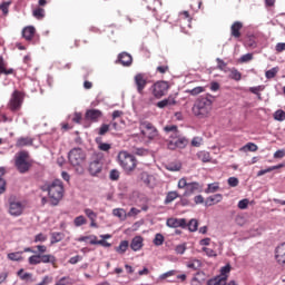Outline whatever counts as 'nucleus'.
Segmentation results:
<instances>
[{
  "mask_svg": "<svg viewBox=\"0 0 285 285\" xmlns=\"http://www.w3.org/2000/svg\"><path fill=\"white\" fill-rule=\"evenodd\" d=\"M191 110L195 117L204 119L208 117V115H210V111L213 110V100L208 96L200 97L196 100Z\"/></svg>",
  "mask_w": 285,
  "mask_h": 285,
  "instance_id": "f257e3e1",
  "label": "nucleus"
},
{
  "mask_svg": "<svg viewBox=\"0 0 285 285\" xmlns=\"http://www.w3.org/2000/svg\"><path fill=\"white\" fill-rule=\"evenodd\" d=\"M47 190L51 206H58L59 202L63 199V183H61L59 179L53 180L50 185H48Z\"/></svg>",
  "mask_w": 285,
  "mask_h": 285,
  "instance_id": "f03ea898",
  "label": "nucleus"
},
{
  "mask_svg": "<svg viewBox=\"0 0 285 285\" xmlns=\"http://www.w3.org/2000/svg\"><path fill=\"white\" fill-rule=\"evenodd\" d=\"M118 161L119 166L122 167L127 175H130V173H134L135 168H137V158H135V156L130 155L128 151H120L118 154Z\"/></svg>",
  "mask_w": 285,
  "mask_h": 285,
  "instance_id": "7ed1b4c3",
  "label": "nucleus"
},
{
  "mask_svg": "<svg viewBox=\"0 0 285 285\" xmlns=\"http://www.w3.org/2000/svg\"><path fill=\"white\" fill-rule=\"evenodd\" d=\"M30 154L28 151H20L16 155L14 166L21 175H26L30 168H32V163L28 161Z\"/></svg>",
  "mask_w": 285,
  "mask_h": 285,
  "instance_id": "20e7f679",
  "label": "nucleus"
},
{
  "mask_svg": "<svg viewBox=\"0 0 285 285\" xmlns=\"http://www.w3.org/2000/svg\"><path fill=\"white\" fill-rule=\"evenodd\" d=\"M68 159L71 166H81L86 161V153L79 147L73 148L69 151Z\"/></svg>",
  "mask_w": 285,
  "mask_h": 285,
  "instance_id": "39448f33",
  "label": "nucleus"
},
{
  "mask_svg": "<svg viewBox=\"0 0 285 285\" xmlns=\"http://www.w3.org/2000/svg\"><path fill=\"white\" fill-rule=\"evenodd\" d=\"M140 132L147 137V139H155L158 135L157 128L149 121H140Z\"/></svg>",
  "mask_w": 285,
  "mask_h": 285,
  "instance_id": "423d86ee",
  "label": "nucleus"
},
{
  "mask_svg": "<svg viewBox=\"0 0 285 285\" xmlns=\"http://www.w3.org/2000/svg\"><path fill=\"white\" fill-rule=\"evenodd\" d=\"M22 104H23V95L21 94V91H17V90L13 91L8 104L9 109L12 110V112H14L21 108Z\"/></svg>",
  "mask_w": 285,
  "mask_h": 285,
  "instance_id": "0eeeda50",
  "label": "nucleus"
},
{
  "mask_svg": "<svg viewBox=\"0 0 285 285\" xmlns=\"http://www.w3.org/2000/svg\"><path fill=\"white\" fill-rule=\"evenodd\" d=\"M168 88L169 86L166 81H158L154 83L151 87L154 97H156V99H161V97L167 95Z\"/></svg>",
  "mask_w": 285,
  "mask_h": 285,
  "instance_id": "6e6552de",
  "label": "nucleus"
},
{
  "mask_svg": "<svg viewBox=\"0 0 285 285\" xmlns=\"http://www.w3.org/2000/svg\"><path fill=\"white\" fill-rule=\"evenodd\" d=\"M24 208L23 203L19 200H12L9 203V214L11 217H21Z\"/></svg>",
  "mask_w": 285,
  "mask_h": 285,
  "instance_id": "1a4fd4ad",
  "label": "nucleus"
},
{
  "mask_svg": "<svg viewBox=\"0 0 285 285\" xmlns=\"http://www.w3.org/2000/svg\"><path fill=\"white\" fill-rule=\"evenodd\" d=\"M86 239H90L91 246H104V248H110L112 246L107 240H98L96 235L81 236L77 238V242H86Z\"/></svg>",
  "mask_w": 285,
  "mask_h": 285,
  "instance_id": "9d476101",
  "label": "nucleus"
},
{
  "mask_svg": "<svg viewBox=\"0 0 285 285\" xmlns=\"http://www.w3.org/2000/svg\"><path fill=\"white\" fill-rule=\"evenodd\" d=\"M101 117H104V112L99 109H88L85 114L87 121H92L94 124H97Z\"/></svg>",
  "mask_w": 285,
  "mask_h": 285,
  "instance_id": "9b49d317",
  "label": "nucleus"
},
{
  "mask_svg": "<svg viewBox=\"0 0 285 285\" xmlns=\"http://www.w3.org/2000/svg\"><path fill=\"white\" fill-rule=\"evenodd\" d=\"M166 225L169 228H186L188 226L186 218H168Z\"/></svg>",
  "mask_w": 285,
  "mask_h": 285,
  "instance_id": "f8f14e48",
  "label": "nucleus"
},
{
  "mask_svg": "<svg viewBox=\"0 0 285 285\" xmlns=\"http://www.w3.org/2000/svg\"><path fill=\"white\" fill-rule=\"evenodd\" d=\"M186 146H188V139L184 137L178 138L177 140H170L167 144V148L169 150H176V148H186Z\"/></svg>",
  "mask_w": 285,
  "mask_h": 285,
  "instance_id": "ddd939ff",
  "label": "nucleus"
},
{
  "mask_svg": "<svg viewBox=\"0 0 285 285\" xmlns=\"http://www.w3.org/2000/svg\"><path fill=\"white\" fill-rule=\"evenodd\" d=\"M129 246H130L131 250H134V253H137L138 250H141V248H144V237L135 236L131 239V243H130Z\"/></svg>",
  "mask_w": 285,
  "mask_h": 285,
  "instance_id": "4468645a",
  "label": "nucleus"
},
{
  "mask_svg": "<svg viewBox=\"0 0 285 285\" xmlns=\"http://www.w3.org/2000/svg\"><path fill=\"white\" fill-rule=\"evenodd\" d=\"M135 83L137 86V91L139 92V95H141V92H144V88H146V85L148 83V81L146 80V78H144V76L141 73H137L135 76Z\"/></svg>",
  "mask_w": 285,
  "mask_h": 285,
  "instance_id": "2eb2a0df",
  "label": "nucleus"
},
{
  "mask_svg": "<svg viewBox=\"0 0 285 285\" xmlns=\"http://www.w3.org/2000/svg\"><path fill=\"white\" fill-rule=\"evenodd\" d=\"M244 28V23L239 21H235L230 27V36L234 37V39H239L242 37L240 30Z\"/></svg>",
  "mask_w": 285,
  "mask_h": 285,
  "instance_id": "dca6fc26",
  "label": "nucleus"
},
{
  "mask_svg": "<svg viewBox=\"0 0 285 285\" xmlns=\"http://www.w3.org/2000/svg\"><path fill=\"white\" fill-rule=\"evenodd\" d=\"M104 168V165L101 164L100 160H94L89 164V173L94 177L99 175L101 173V169Z\"/></svg>",
  "mask_w": 285,
  "mask_h": 285,
  "instance_id": "f3484780",
  "label": "nucleus"
},
{
  "mask_svg": "<svg viewBox=\"0 0 285 285\" xmlns=\"http://www.w3.org/2000/svg\"><path fill=\"white\" fill-rule=\"evenodd\" d=\"M118 61L125 67L132 66V56L128 52H121L118 56Z\"/></svg>",
  "mask_w": 285,
  "mask_h": 285,
  "instance_id": "a211bd4d",
  "label": "nucleus"
},
{
  "mask_svg": "<svg viewBox=\"0 0 285 285\" xmlns=\"http://www.w3.org/2000/svg\"><path fill=\"white\" fill-rule=\"evenodd\" d=\"M222 199H224V196L222 194L209 196L205 200V206H215V204H219Z\"/></svg>",
  "mask_w": 285,
  "mask_h": 285,
  "instance_id": "6ab92c4d",
  "label": "nucleus"
},
{
  "mask_svg": "<svg viewBox=\"0 0 285 285\" xmlns=\"http://www.w3.org/2000/svg\"><path fill=\"white\" fill-rule=\"evenodd\" d=\"M35 32L36 29L32 26L26 27L22 30V37L27 40V41H32L33 37H35Z\"/></svg>",
  "mask_w": 285,
  "mask_h": 285,
  "instance_id": "aec40b11",
  "label": "nucleus"
},
{
  "mask_svg": "<svg viewBox=\"0 0 285 285\" xmlns=\"http://www.w3.org/2000/svg\"><path fill=\"white\" fill-rule=\"evenodd\" d=\"M33 140L30 137H20L18 138L16 146L17 148H23L26 146H32Z\"/></svg>",
  "mask_w": 285,
  "mask_h": 285,
  "instance_id": "412c9836",
  "label": "nucleus"
},
{
  "mask_svg": "<svg viewBox=\"0 0 285 285\" xmlns=\"http://www.w3.org/2000/svg\"><path fill=\"white\" fill-rule=\"evenodd\" d=\"M139 179L140 181H142L146 186H150V184H153V179H155V177L150 174H148V171H142L139 175Z\"/></svg>",
  "mask_w": 285,
  "mask_h": 285,
  "instance_id": "4be33fe9",
  "label": "nucleus"
},
{
  "mask_svg": "<svg viewBox=\"0 0 285 285\" xmlns=\"http://www.w3.org/2000/svg\"><path fill=\"white\" fill-rule=\"evenodd\" d=\"M57 262V257L52 254H40V264H55Z\"/></svg>",
  "mask_w": 285,
  "mask_h": 285,
  "instance_id": "5701e85b",
  "label": "nucleus"
},
{
  "mask_svg": "<svg viewBox=\"0 0 285 285\" xmlns=\"http://www.w3.org/2000/svg\"><path fill=\"white\" fill-rule=\"evenodd\" d=\"M112 216L118 217L121 222H126L128 214L125 212L124 208H115L112 209Z\"/></svg>",
  "mask_w": 285,
  "mask_h": 285,
  "instance_id": "b1692460",
  "label": "nucleus"
},
{
  "mask_svg": "<svg viewBox=\"0 0 285 285\" xmlns=\"http://www.w3.org/2000/svg\"><path fill=\"white\" fill-rule=\"evenodd\" d=\"M266 89V86L264 85H259L256 87H249V91L252 92V95H256L257 99H259V101H262V94L264 92V90Z\"/></svg>",
  "mask_w": 285,
  "mask_h": 285,
  "instance_id": "393cba45",
  "label": "nucleus"
},
{
  "mask_svg": "<svg viewBox=\"0 0 285 285\" xmlns=\"http://www.w3.org/2000/svg\"><path fill=\"white\" fill-rule=\"evenodd\" d=\"M128 246H130V243H128V240H121L119 246L115 247V250L116 253H118V255H126Z\"/></svg>",
  "mask_w": 285,
  "mask_h": 285,
  "instance_id": "a878e982",
  "label": "nucleus"
},
{
  "mask_svg": "<svg viewBox=\"0 0 285 285\" xmlns=\"http://www.w3.org/2000/svg\"><path fill=\"white\" fill-rule=\"evenodd\" d=\"M164 130H165V132H173L170 135V137L173 139H177V137H179V129L177 128L176 125L166 126V127H164Z\"/></svg>",
  "mask_w": 285,
  "mask_h": 285,
  "instance_id": "bb28decb",
  "label": "nucleus"
},
{
  "mask_svg": "<svg viewBox=\"0 0 285 285\" xmlns=\"http://www.w3.org/2000/svg\"><path fill=\"white\" fill-rule=\"evenodd\" d=\"M63 237H66V235L63 233L53 232V233H51L50 244L51 245L59 244V242H61L63 239Z\"/></svg>",
  "mask_w": 285,
  "mask_h": 285,
  "instance_id": "cd10ccee",
  "label": "nucleus"
},
{
  "mask_svg": "<svg viewBox=\"0 0 285 285\" xmlns=\"http://www.w3.org/2000/svg\"><path fill=\"white\" fill-rule=\"evenodd\" d=\"M176 104L175 98H166L157 102V108H166V106H175Z\"/></svg>",
  "mask_w": 285,
  "mask_h": 285,
  "instance_id": "c85d7f7f",
  "label": "nucleus"
},
{
  "mask_svg": "<svg viewBox=\"0 0 285 285\" xmlns=\"http://www.w3.org/2000/svg\"><path fill=\"white\" fill-rule=\"evenodd\" d=\"M207 285H226V277L216 276L207 281Z\"/></svg>",
  "mask_w": 285,
  "mask_h": 285,
  "instance_id": "c756f323",
  "label": "nucleus"
},
{
  "mask_svg": "<svg viewBox=\"0 0 285 285\" xmlns=\"http://www.w3.org/2000/svg\"><path fill=\"white\" fill-rule=\"evenodd\" d=\"M85 224H88V219H86V216L83 215H80L73 219V226H76V228L85 226Z\"/></svg>",
  "mask_w": 285,
  "mask_h": 285,
  "instance_id": "7c9ffc66",
  "label": "nucleus"
},
{
  "mask_svg": "<svg viewBox=\"0 0 285 285\" xmlns=\"http://www.w3.org/2000/svg\"><path fill=\"white\" fill-rule=\"evenodd\" d=\"M199 188H202V186L199 185V183H197V181L188 183L186 193H187L188 195H190V194L195 193V190H199Z\"/></svg>",
  "mask_w": 285,
  "mask_h": 285,
  "instance_id": "2f4dec72",
  "label": "nucleus"
},
{
  "mask_svg": "<svg viewBox=\"0 0 285 285\" xmlns=\"http://www.w3.org/2000/svg\"><path fill=\"white\" fill-rule=\"evenodd\" d=\"M187 268H191V271H199L202 268V261L199 259H193L189 263H187Z\"/></svg>",
  "mask_w": 285,
  "mask_h": 285,
  "instance_id": "473e14b6",
  "label": "nucleus"
},
{
  "mask_svg": "<svg viewBox=\"0 0 285 285\" xmlns=\"http://www.w3.org/2000/svg\"><path fill=\"white\" fill-rule=\"evenodd\" d=\"M229 79H233L234 81H242V72H239L237 69L233 68L229 70Z\"/></svg>",
  "mask_w": 285,
  "mask_h": 285,
  "instance_id": "72a5a7b5",
  "label": "nucleus"
},
{
  "mask_svg": "<svg viewBox=\"0 0 285 285\" xmlns=\"http://www.w3.org/2000/svg\"><path fill=\"white\" fill-rule=\"evenodd\" d=\"M21 255H23V252L10 253L8 254V259H10L11 262H21V259H23Z\"/></svg>",
  "mask_w": 285,
  "mask_h": 285,
  "instance_id": "f704fd0d",
  "label": "nucleus"
},
{
  "mask_svg": "<svg viewBox=\"0 0 285 285\" xmlns=\"http://www.w3.org/2000/svg\"><path fill=\"white\" fill-rule=\"evenodd\" d=\"M198 159L203 161L204 164H208L210 161V154L208 151H199L197 154Z\"/></svg>",
  "mask_w": 285,
  "mask_h": 285,
  "instance_id": "c9c22d12",
  "label": "nucleus"
},
{
  "mask_svg": "<svg viewBox=\"0 0 285 285\" xmlns=\"http://www.w3.org/2000/svg\"><path fill=\"white\" fill-rule=\"evenodd\" d=\"M28 262L30 266H37V264H41V254L30 256Z\"/></svg>",
  "mask_w": 285,
  "mask_h": 285,
  "instance_id": "e433bc0d",
  "label": "nucleus"
},
{
  "mask_svg": "<svg viewBox=\"0 0 285 285\" xmlns=\"http://www.w3.org/2000/svg\"><path fill=\"white\" fill-rule=\"evenodd\" d=\"M205 88L204 87H195L193 89H187L186 92L188 95H191V97H197V95H202L204 92Z\"/></svg>",
  "mask_w": 285,
  "mask_h": 285,
  "instance_id": "4c0bfd02",
  "label": "nucleus"
},
{
  "mask_svg": "<svg viewBox=\"0 0 285 285\" xmlns=\"http://www.w3.org/2000/svg\"><path fill=\"white\" fill-rule=\"evenodd\" d=\"M228 273H230V264H227L220 268V275H218V277H225V282H227Z\"/></svg>",
  "mask_w": 285,
  "mask_h": 285,
  "instance_id": "58836bf2",
  "label": "nucleus"
},
{
  "mask_svg": "<svg viewBox=\"0 0 285 285\" xmlns=\"http://www.w3.org/2000/svg\"><path fill=\"white\" fill-rule=\"evenodd\" d=\"M277 72H279V69L274 67L265 72V77L266 79H275V77H277Z\"/></svg>",
  "mask_w": 285,
  "mask_h": 285,
  "instance_id": "ea45409f",
  "label": "nucleus"
},
{
  "mask_svg": "<svg viewBox=\"0 0 285 285\" xmlns=\"http://www.w3.org/2000/svg\"><path fill=\"white\" fill-rule=\"evenodd\" d=\"M166 168L170 173H178V170H181V164H179V163H170L169 165L166 166Z\"/></svg>",
  "mask_w": 285,
  "mask_h": 285,
  "instance_id": "a19ab883",
  "label": "nucleus"
},
{
  "mask_svg": "<svg viewBox=\"0 0 285 285\" xmlns=\"http://www.w3.org/2000/svg\"><path fill=\"white\" fill-rule=\"evenodd\" d=\"M240 150H244L245 153L246 150H248L249 153H256L257 145H255L254 142H247L245 146L240 148Z\"/></svg>",
  "mask_w": 285,
  "mask_h": 285,
  "instance_id": "79ce46f5",
  "label": "nucleus"
},
{
  "mask_svg": "<svg viewBox=\"0 0 285 285\" xmlns=\"http://www.w3.org/2000/svg\"><path fill=\"white\" fill-rule=\"evenodd\" d=\"M219 190V185L217 183L208 184L207 188L205 189V193L208 195L210 193H217Z\"/></svg>",
  "mask_w": 285,
  "mask_h": 285,
  "instance_id": "37998d69",
  "label": "nucleus"
},
{
  "mask_svg": "<svg viewBox=\"0 0 285 285\" xmlns=\"http://www.w3.org/2000/svg\"><path fill=\"white\" fill-rule=\"evenodd\" d=\"M177 197V191H169L166 196L165 204H171V202H175Z\"/></svg>",
  "mask_w": 285,
  "mask_h": 285,
  "instance_id": "c03bdc74",
  "label": "nucleus"
},
{
  "mask_svg": "<svg viewBox=\"0 0 285 285\" xmlns=\"http://www.w3.org/2000/svg\"><path fill=\"white\" fill-rule=\"evenodd\" d=\"M18 276L23 282H28V279H32V274L31 273H23V269H19L18 271Z\"/></svg>",
  "mask_w": 285,
  "mask_h": 285,
  "instance_id": "a18cd8bd",
  "label": "nucleus"
},
{
  "mask_svg": "<svg viewBox=\"0 0 285 285\" xmlns=\"http://www.w3.org/2000/svg\"><path fill=\"white\" fill-rule=\"evenodd\" d=\"M187 226H188V229L190 230V233H196L199 224L197 223V219H191V220H189Z\"/></svg>",
  "mask_w": 285,
  "mask_h": 285,
  "instance_id": "49530a36",
  "label": "nucleus"
},
{
  "mask_svg": "<svg viewBox=\"0 0 285 285\" xmlns=\"http://www.w3.org/2000/svg\"><path fill=\"white\" fill-rule=\"evenodd\" d=\"M119 175H120L119 170L111 169L110 173H109V179L111 181H119Z\"/></svg>",
  "mask_w": 285,
  "mask_h": 285,
  "instance_id": "de8ad7c7",
  "label": "nucleus"
},
{
  "mask_svg": "<svg viewBox=\"0 0 285 285\" xmlns=\"http://www.w3.org/2000/svg\"><path fill=\"white\" fill-rule=\"evenodd\" d=\"M3 175V168H0V195H3L6 193V179L1 178Z\"/></svg>",
  "mask_w": 285,
  "mask_h": 285,
  "instance_id": "09e8293b",
  "label": "nucleus"
},
{
  "mask_svg": "<svg viewBox=\"0 0 285 285\" xmlns=\"http://www.w3.org/2000/svg\"><path fill=\"white\" fill-rule=\"evenodd\" d=\"M227 184L230 188H237L239 186V179L237 177H229Z\"/></svg>",
  "mask_w": 285,
  "mask_h": 285,
  "instance_id": "8fccbe9b",
  "label": "nucleus"
},
{
  "mask_svg": "<svg viewBox=\"0 0 285 285\" xmlns=\"http://www.w3.org/2000/svg\"><path fill=\"white\" fill-rule=\"evenodd\" d=\"M274 119L276 121H284L285 120V111L284 110H277L274 114Z\"/></svg>",
  "mask_w": 285,
  "mask_h": 285,
  "instance_id": "3c124183",
  "label": "nucleus"
},
{
  "mask_svg": "<svg viewBox=\"0 0 285 285\" xmlns=\"http://www.w3.org/2000/svg\"><path fill=\"white\" fill-rule=\"evenodd\" d=\"M154 245L155 246H163L164 245V235L156 234V236L154 238Z\"/></svg>",
  "mask_w": 285,
  "mask_h": 285,
  "instance_id": "603ef678",
  "label": "nucleus"
},
{
  "mask_svg": "<svg viewBox=\"0 0 285 285\" xmlns=\"http://www.w3.org/2000/svg\"><path fill=\"white\" fill-rule=\"evenodd\" d=\"M85 215L88 217V219L92 220V219H97V213H95L92 209L90 208H86L83 210Z\"/></svg>",
  "mask_w": 285,
  "mask_h": 285,
  "instance_id": "864d4df0",
  "label": "nucleus"
},
{
  "mask_svg": "<svg viewBox=\"0 0 285 285\" xmlns=\"http://www.w3.org/2000/svg\"><path fill=\"white\" fill-rule=\"evenodd\" d=\"M45 16L46 11L42 8L33 10V17H36V19H43Z\"/></svg>",
  "mask_w": 285,
  "mask_h": 285,
  "instance_id": "5fc2aeb1",
  "label": "nucleus"
},
{
  "mask_svg": "<svg viewBox=\"0 0 285 285\" xmlns=\"http://www.w3.org/2000/svg\"><path fill=\"white\" fill-rule=\"evenodd\" d=\"M108 130H110V125L102 124L98 129V135L102 137L104 135H106V132H108Z\"/></svg>",
  "mask_w": 285,
  "mask_h": 285,
  "instance_id": "6e6d98bb",
  "label": "nucleus"
},
{
  "mask_svg": "<svg viewBox=\"0 0 285 285\" xmlns=\"http://www.w3.org/2000/svg\"><path fill=\"white\" fill-rule=\"evenodd\" d=\"M203 253H206L207 257H217V253L213 248L203 247Z\"/></svg>",
  "mask_w": 285,
  "mask_h": 285,
  "instance_id": "4d7b16f0",
  "label": "nucleus"
},
{
  "mask_svg": "<svg viewBox=\"0 0 285 285\" xmlns=\"http://www.w3.org/2000/svg\"><path fill=\"white\" fill-rule=\"evenodd\" d=\"M99 150H102L104 153H108L112 146L108 142H99L98 145Z\"/></svg>",
  "mask_w": 285,
  "mask_h": 285,
  "instance_id": "13d9d810",
  "label": "nucleus"
},
{
  "mask_svg": "<svg viewBox=\"0 0 285 285\" xmlns=\"http://www.w3.org/2000/svg\"><path fill=\"white\" fill-rule=\"evenodd\" d=\"M174 275H177V271L171 269L169 272H166L159 276V279H167V277H173Z\"/></svg>",
  "mask_w": 285,
  "mask_h": 285,
  "instance_id": "bf43d9fd",
  "label": "nucleus"
},
{
  "mask_svg": "<svg viewBox=\"0 0 285 285\" xmlns=\"http://www.w3.org/2000/svg\"><path fill=\"white\" fill-rule=\"evenodd\" d=\"M186 244H180L176 246L175 250L177 255H184L186 253Z\"/></svg>",
  "mask_w": 285,
  "mask_h": 285,
  "instance_id": "052dcab7",
  "label": "nucleus"
},
{
  "mask_svg": "<svg viewBox=\"0 0 285 285\" xmlns=\"http://www.w3.org/2000/svg\"><path fill=\"white\" fill-rule=\"evenodd\" d=\"M70 284H72V283L70 282V278L63 276V277H61L58 282H56L55 285H70Z\"/></svg>",
  "mask_w": 285,
  "mask_h": 285,
  "instance_id": "680f3d73",
  "label": "nucleus"
},
{
  "mask_svg": "<svg viewBox=\"0 0 285 285\" xmlns=\"http://www.w3.org/2000/svg\"><path fill=\"white\" fill-rule=\"evenodd\" d=\"M248 203H249V202H248L247 198L239 200V202H238V208H239L240 210H246V208H248Z\"/></svg>",
  "mask_w": 285,
  "mask_h": 285,
  "instance_id": "e2e57ef3",
  "label": "nucleus"
},
{
  "mask_svg": "<svg viewBox=\"0 0 285 285\" xmlns=\"http://www.w3.org/2000/svg\"><path fill=\"white\" fill-rule=\"evenodd\" d=\"M242 63H247V61H253V53H246L240 57Z\"/></svg>",
  "mask_w": 285,
  "mask_h": 285,
  "instance_id": "0e129e2a",
  "label": "nucleus"
},
{
  "mask_svg": "<svg viewBox=\"0 0 285 285\" xmlns=\"http://www.w3.org/2000/svg\"><path fill=\"white\" fill-rule=\"evenodd\" d=\"M134 153L139 157H146V155H148V151L144 148H136Z\"/></svg>",
  "mask_w": 285,
  "mask_h": 285,
  "instance_id": "69168bd1",
  "label": "nucleus"
},
{
  "mask_svg": "<svg viewBox=\"0 0 285 285\" xmlns=\"http://www.w3.org/2000/svg\"><path fill=\"white\" fill-rule=\"evenodd\" d=\"M46 239H48V236L43 235L42 233L36 235L35 237V243H39V242H46Z\"/></svg>",
  "mask_w": 285,
  "mask_h": 285,
  "instance_id": "338daca9",
  "label": "nucleus"
},
{
  "mask_svg": "<svg viewBox=\"0 0 285 285\" xmlns=\"http://www.w3.org/2000/svg\"><path fill=\"white\" fill-rule=\"evenodd\" d=\"M50 283H52V277H50V276H45V277L42 278V281H41L40 283L36 284V285H47V284H50Z\"/></svg>",
  "mask_w": 285,
  "mask_h": 285,
  "instance_id": "774afa93",
  "label": "nucleus"
}]
</instances>
